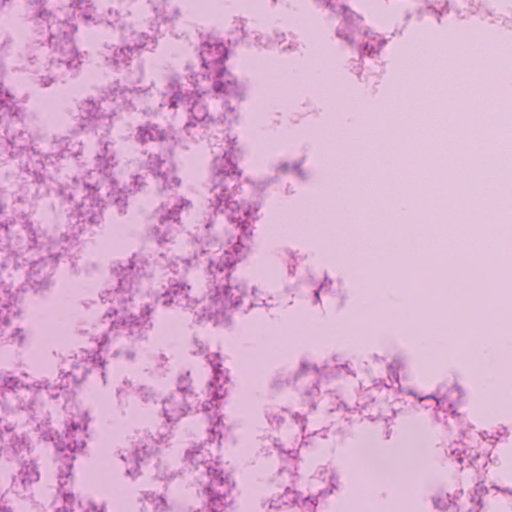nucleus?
<instances>
[{
    "label": "nucleus",
    "instance_id": "obj_1",
    "mask_svg": "<svg viewBox=\"0 0 512 512\" xmlns=\"http://www.w3.org/2000/svg\"><path fill=\"white\" fill-rule=\"evenodd\" d=\"M216 452L217 445L212 441H206L188 451L187 458L198 471L200 478L211 476L212 470L219 467L215 461Z\"/></svg>",
    "mask_w": 512,
    "mask_h": 512
},
{
    "label": "nucleus",
    "instance_id": "obj_2",
    "mask_svg": "<svg viewBox=\"0 0 512 512\" xmlns=\"http://www.w3.org/2000/svg\"><path fill=\"white\" fill-rule=\"evenodd\" d=\"M193 396L184 391H177L163 403V409L168 421H178L186 415Z\"/></svg>",
    "mask_w": 512,
    "mask_h": 512
},
{
    "label": "nucleus",
    "instance_id": "obj_3",
    "mask_svg": "<svg viewBox=\"0 0 512 512\" xmlns=\"http://www.w3.org/2000/svg\"><path fill=\"white\" fill-rule=\"evenodd\" d=\"M210 481L207 482L205 479H201L204 485H207L209 491L216 497H225L229 494L234 486V482L229 473L220 470L216 467L212 470Z\"/></svg>",
    "mask_w": 512,
    "mask_h": 512
},
{
    "label": "nucleus",
    "instance_id": "obj_4",
    "mask_svg": "<svg viewBox=\"0 0 512 512\" xmlns=\"http://www.w3.org/2000/svg\"><path fill=\"white\" fill-rule=\"evenodd\" d=\"M216 92H222L228 95L234 102H240L244 99L245 89L236 79L225 71H220L218 80L214 83Z\"/></svg>",
    "mask_w": 512,
    "mask_h": 512
},
{
    "label": "nucleus",
    "instance_id": "obj_5",
    "mask_svg": "<svg viewBox=\"0 0 512 512\" xmlns=\"http://www.w3.org/2000/svg\"><path fill=\"white\" fill-rule=\"evenodd\" d=\"M227 50L223 44L207 43L202 47L201 56L206 68L220 64L226 58Z\"/></svg>",
    "mask_w": 512,
    "mask_h": 512
},
{
    "label": "nucleus",
    "instance_id": "obj_6",
    "mask_svg": "<svg viewBox=\"0 0 512 512\" xmlns=\"http://www.w3.org/2000/svg\"><path fill=\"white\" fill-rule=\"evenodd\" d=\"M88 416L87 413H83L77 419L73 420L68 430L67 437L75 438L76 435H79L80 438L78 440H73V442L68 441L67 447L70 449L82 448L85 445V441L83 436L86 435V430L88 428Z\"/></svg>",
    "mask_w": 512,
    "mask_h": 512
},
{
    "label": "nucleus",
    "instance_id": "obj_7",
    "mask_svg": "<svg viewBox=\"0 0 512 512\" xmlns=\"http://www.w3.org/2000/svg\"><path fill=\"white\" fill-rule=\"evenodd\" d=\"M90 503H83L74 495L65 494L62 506L63 512H99L95 507L89 508Z\"/></svg>",
    "mask_w": 512,
    "mask_h": 512
},
{
    "label": "nucleus",
    "instance_id": "obj_8",
    "mask_svg": "<svg viewBox=\"0 0 512 512\" xmlns=\"http://www.w3.org/2000/svg\"><path fill=\"white\" fill-rule=\"evenodd\" d=\"M247 286L244 283L229 285L225 291L227 299L232 305H239L242 302L243 296L246 294Z\"/></svg>",
    "mask_w": 512,
    "mask_h": 512
},
{
    "label": "nucleus",
    "instance_id": "obj_9",
    "mask_svg": "<svg viewBox=\"0 0 512 512\" xmlns=\"http://www.w3.org/2000/svg\"><path fill=\"white\" fill-rule=\"evenodd\" d=\"M214 197L217 199V208L221 212H225L226 209L234 210L235 202L229 200V194L223 188L215 186L212 190Z\"/></svg>",
    "mask_w": 512,
    "mask_h": 512
},
{
    "label": "nucleus",
    "instance_id": "obj_10",
    "mask_svg": "<svg viewBox=\"0 0 512 512\" xmlns=\"http://www.w3.org/2000/svg\"><path fill=\"white\" fill-rule=\"evenodd\" d=\"M20 477L24 485L31 484L39 479V473L33 462L25 463L20 471Z\"/></svg>",
    "mask_w": 512,
    "mask_h": 512
},
{
    "label": "nucleus",
    "instance_id": "obj_11",
    "mask_svg": "<svg viewBox=\"0 0 512 512\" xmlns=\"http://www.w3.org/2000/svg\"><path fill=\"white\" fill-rule=\"evenodd\" d=\"M146 502L156 511H164L166 508L165 500L161 496L150 495L146 497Z\"/></svg>",
    "mask_w": 512,
    "mask_h": 512
},
{
    "label": "nucleus",
    "instance_id": "obj_12",
    "mask_svg": "<svg viewBox=\"0 0 512 512\" xmlns=\"http://www.w3.org/2000/svg\"><path fill=\"white\" fill-rule=\"evenodd\" d=\"M138 137L142 142H147L148 140L153 139V134L151 131L145 128H140L138 132Z\"/></svg>",
    "mask_w": 512,
    "mask_h": 512
},
{
    "label": "nucleus",
    "instance_id": "obj_13",
    "mask_svg": "<svg viewBox=\"0 0 512 512\" xmlns=\"http://www.w3.org/2000/svg\"><path fill=\"white\" fill-rule=\"evenodd\" d=\"M168 214H169V216H168L169 220L173 219L174 222H175L176 221V216L178 215L177 209L174 208L173 210H169Z\"/></svg>",
    "mask_w": 512,
    "mask_h": 512
},
{
    "label": "nucleus",
    "instance_id": "obj_14",
    "mask_svg": "<svg viewBox=\"0 0 512 512\" xmlns=\"http://www.w3.org/2000/svg\"><path fill=\"white\" fill-rule=\"evenodd\" d=\"M345 38L350 41V42H354L356 40V35H355V32H352L351 33V36L349 35H345Z\"/></svg>",
    "mask_w": 512,
    "mask_h": 512
},
{
    "label": "nucleus",
    "instance_id": "obj_15",
    "mask_svg": "<svg viewBox=\"0 0 512 512\" xmlns=\"http://www.w3.org/2000/svg\"><path fill=\"white\" fill-rule=\"evenodd\" d=\"M195 512H214V511H212L210 508L204 507V508L199 509V510H197Z\"/></svg>",
    "mask_w": 512,
    "mask_h": 512
},
{
    "label": "nucleus",
    "instance_id": "obj_16",
    "mask_svg": "<svg viewBox=\"0 0 512 512\" xmlns=\"http://www.w3.org/2000/svg\"><path fill=\"white\" fill-rule=\"evenodd\" d=\"M160 238H161L162 240H165V241H167V240H168V237H167V235H166V234H163Z\"/></svg>",
    "mask_w": 512,
    "mask_h": 512
},
{
    "label": "nucleus",
    "instance_id": "obj_17",
    "mask_svg": "<svg viewBox=\"0 0 512 512\" xmlns=\"http://www.w3.org/2000/svg\"><path fill=\"white\" fill-rule=\"evenodd\" d=\"M231 217H232V218H234V219H236V218H240V216H239V215H237V214H235V213H232V214H231Z\"/></svg>",
    "mask_w": 512,
    "mask_h": 512
},
{
    "label": "nucleus",
    "instance_id": "obj_18",
    "mask_svg": "<svg viewBox=\"0 0 512 512\" xmlns=\"http://www.w3.org/2000/svg\"><path fill=\"white\" fill-rule=\"evenodd\" d=\"M0 512H11V511L6 508H2V509H0Z\"/></svg>",
    "mask_w": 512,
    "mask_h": 512
}]
</instances>
